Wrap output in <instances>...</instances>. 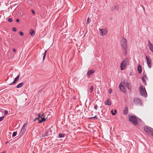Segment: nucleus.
Segmentation results:
<instances>
[{
  "label": "nucleus",
  "instance_id": "obj_37",
  "mask_svg": "<svg viewBox=\"0 0 153 153\" xmlns=\"http://www.w3.org/2000/svg\"><path fill=\"white\" fill-rule=\"evenodd\" d=\"M8 111L7 110H5L4 111V115H5L7 114L8 113Z\"/></svg>",
  "mask_w": 153,
  "mask_h": 153
},
{
  "label": "nucleus",
  "instance_id": "obj_39",
  "mask_svg": "<svg viewBox=\"0 0 153 153\" xmlns=\"http://www.w3.org/2000/svg\"><path fill=\"white\" fill-rule=\"evenodd\" d=\"M148 43H149V45H152L151 43V42H150V41L149 40L148 41Z\"/></svg>",
  "mask_w": 153,
  "mask_h": 153
},
{
  "label": "nucleus",
  "instance_id": "obj_29",
  "mask_svg": "<svg viewBox=\"0 0 153 153\" xmlns=\"http://www.w3.org/2000/svg\"><path fill=\"white\" fill-rule=\"evenodd\" d=\"M91 21V20L89 19V18H88L87 20V24H89L90 22Z\"/></svg>",
  "mask_w": 153,
  "mask_h": 153
},
{
  "label": "nucleus",
  "instance_id": "obj_46",
  "mask_svg": "<svg viewBox=\"0 0 153 153\" xmlns=\"http://www.w3.org/2000/svg\"><path fill=\"white\" fill-rule=\"evenodd\" d=\"M7 143H8V142H6L5 143V144H7Z\"/></svg>",
  "mask_w": 153,
  "mask_h": 153
},
{
  "label": "nucleus",
  "instance_id": "obj_33",
  "mask_svg": "<svg viewBox=\"0 0 153 153\" xmlns=\"http://www.w3.org/2000/svg\"><path fill=\"white\" fill-rule=\"evenodd\" d=\"M4 116L0 117V121H2L4 119Z\"/></svg>",
  "mask_w": 153,
  "mask_h": 153
},
{
  "label": "nucleus",
  "instance_id": "obj_13",
  "mask_svg": "<svg viewBox=\"0 0 153 153\" xmlns=\"http://www.w3.org/2000/svg\"><path fill=\"white\" fill-rule=\"evenodd\" d=\"M128 112V108L127 107H126L123 111V114L124 115H126Z\"/></svg>",
  "mask_w": 153,
  "mask_h": 153
},
{
  "label": "nucleus",
  "instance_id": "obj_10",
  "mask_svg": "<svg viewBox=\"0 0 153 153\" xmlns=\"http://www.w3.org/2000/svg\"><path fill=\"white\" fill-rule=\"evenodd\" d=\"M20 77V75H18L16 77L14 81L12 82L11 83L9 84V85H11L15 84L16 82H17L19 79Z\"/></svg>",
  "mask_w": 153,
  "mask_h": 153
},
{
  "label": "nucleus",
  "instance_id": "obj_38",
  "mask_svg": "<svg viewBox=\"0 0 153 153\" xmlns=\"http://www.w3.org/2000/svg\"><path fill=\"white\" fill-rule=\"evenodd\" d=\"M31 12H32V13L33 14H34V15L35 14V11H34V10H31Z\"/></svg>",
  "mask_w": 153,
  "mask_h": 153
},
{
  "label": "nucleus",
  "instance_id": "obj_18",
  "mask_svg": "<svg viewBox=\"0 0 153 153\" xmlns=\"http://www.w3.org/2000/svg\"><path fill=\"white\" fill-rule=\"evenodd\" d=\"M41 120H39V123H41L43 122H45L46 120V119L44 117H41Z\"/></svg>",
  "mask_w": 153,
  "mask_h": 153
},
{
  "label": "nucleus",
  "instance_id": "obj_48",
  "mask_svg": "<svg viewBox=\"0 0 153 153\" xmlns=\"http://www.w3.org/2000/svg\"><path fill=\"white\" fill-rule=\"evenodd\" d=\"M1 40V38H0V40Z\"/></svg>",
  "mask_w": 153,
  "mask_h": 153
},
{
  "label": "nucleus",
  "instance_id": "obj_27",
  "mask_svg": "<svg viewBox=\"0 0 153 153\" xmlns=\"http://www.w3.org/2000/svg\"><path fill=\"white\" fill-rule=\"evenodd\" d=\"M46 52H47V50L45 51V52H44V55H43V60H44L45 58V56H46Z\"/></svg>",
  "mask_w": 153,
  "mask_h": 153
},
{
  "label": "nucleus",
  "instance_id": "obj_36",
  "mask_svg": "<svg viewBox=\"0 0 153 153\" xmlns=\"http://www.w3.org/2000/svg\"><path fill=\"white\" fill-rule=\"evenodd\" d=\"M109 93L110 94H111L112 92V90L111 89H110L108 91Z\"/></svg>",
  "mask_w": 153,
  "mask_h": 153
},
{
  "label": "nucleus",
  "instance_id": "obj_19",
  "mask_svg": "<svg viewBox=\"0 0 153 153\" xmlns=\"http://www.w3.org/2000/svg\"><path fill=\"white\" fill-rule=\"evenodd\" d=\"M142 81L143 82L144 85H146L147 83H146V82L145 80V79H144L143 77H142Z\"/></svg>",
  "mask_w": 153,
  "mask_h": 153
},
{
  "label": "nucleus",
  "instance_id": "obj_22",
  "mask_svg": "<svg viewBox=\"0 0 153 153\" xmlns=\"http://www.w3.org/2000/svg\"><path fill=\"white\" fill-rule=\"evenodd\" d=\"M149 49L153 52V45H149Z\"/></svg>",
  "mask_w": 153,
  "mask_h": 153
},
{
  "label": "nucleus",
  "instance_id": "obj_14",
  "mask_svg": "<svg viewBox=\"0 0 153 153\" xmlns=\"http://www.w3.org/2000/svg\"><path fill=\"white\" fill-rule=\"evenodd\" d=\"M100 32L101 35L102 36L106 34V32L104 29H100Z\"/></svg>",
  "mask_w": 153,
  "mask_h": 153
},
{
  "label": "nucleus",
  "instance_id": "obj_25",
  "mask_svg": "<svg viewBox=\"0 0 153 153\" xmlns=\"http://www.w3.org/2000/svg\"><path fill=\"white\" fill-rule=\"evenodd\" d=\"M65 137L64 134L62 133H59V138L63 137Z\"/></svg>",
  "mask_w": 153,
  "mask_h": 153
},
{
  "label": "nucleus",
  "instance_id": "obj_42",
  "mask_svg": "<svg viewBox=\"0 0 153 153\" xmlns=\"http://www.w3.org/2000/svg\"><path fill=\"white\" fill-rule=\"evenodd\" d=\"M41 117H45V115L43 113L42 114V115H41Z\"/></svg>",
  "mask_w": 153,
  "mask_h": 153
},
{
  "label": "nucleus",
  "instance_id": "obj_3",
  "mask_svg": "<svg viewBox=\"0 0 153 153\" xmlns=\"http://www.w3.org/2000/svg\"><path fill=\"white\" fill-rule=\"evenodd\" d=\"M129 64V60L128 58L124 59L122 61L120 65V68L121 70H124L127 65Z\"/></svg>",
  "mask_w": 153,
  "mask_h": 153
},
{
  "label": "nucleus",
  "instance_id": "obj_26",
  "mask_svg": "<svg viewBox=\"0 0 153 153\" xmlns=\"http://www.w3.org/2000/svg\"><path fill=\"white\" fill-rule=\"evenodd\" d=\"M88 119L90 120L91 119H94L95 120H97V116H94V117H89V118H88Z\"/></svg>",
  "mask_w": 153,
  "mask_h": 153
},
{
  "label": "nucleus",
  "instance_id": "obj_17",
  "mask_svg": "<svg viewBox=\"0 0 153 153\" xmlns=\"http://www.w3.org/2000/svg\"><path fill=\"white\" fill-rule=\"evenodd\" d=\"M24 84L23 82H21L17 85L16 86L17 88H20L23 86Z\"/></svg>",
  "mask_w": 153,
  "mask_h": 153
},
{
  "label": "nucleus",
  "instance_id": "obj_20",
  "mask_svg": "<svg viewBox=\"0 0 153 153\" xmlns=\"http://www.w3.org/2000/svg\"><path fill=\"white\" fill-rule=\"evenodd\" d=\"M125 86L128 89H131V87L129 86V84L128 83H126L125 84Z\"/></svg>",
  "mask_w": 153,
  "mask_h": 153
},
{
  "label": "nucleus",
  "instance_id": "obj_21",
  "mask_svg": "<svg viewBox=\"0 0 153 153\" xmlns=\"http://www.w3.org/2000/svg\"><path fill=\"white\" fill-rule=\"evenodd\" d=\"M143 76H142V77H143L144 79L146 78V79H147V77L146 73L145 72H143Z\"/></svg>",
  "mask_w": 153,
  "mask_h": 153
},
{
  "label": "nucleus",
  "instance_id": "obj_7",
  "mask_svg": "<svg viewBox=\"0 0 153 153\" xmlns=\"http://www.w3.org/2000/svg\"><path fill=\"white\" fill-rule=\"evenodd\" d=\"M146 59L147 61V64L149 68H150L152 67V60L149 57L146 56Z\"/></svg>",
  "mask_w": 153,
  "mask_h": 153
},
{
  "label": "nucleus",
  "instance_id": "obj_8",
  "mask_svg": "<svg viewBox=\"0 0 153 153\" xmlns=\"http://www.w3.org/2000/svg\"><path fill=\"white\" fill-rule=\"evenodd\" d=\"M27 123H25L23 125L21 130V135L23 134L25 131V127L27 125Z\"/></svg>",
  "mask_w": 153,
  "mask_h": 153
},
{
  "label": "nucleus",
  "instance_id": "obj_24",
  "mask_svg": "<svg viewBox=\"0 0 153 153\" xmlns=\"http://www.w3.org/2000/svg\"><path fill=\"white\" fill-rule=\"evenodd\" d=\"M111 113L113 115H115L116 114V113L117 112V110H114V112H113V110H111Z\"/></svg>",
  "mask_w": 153,
  "mask_h": 153
},
{
  "label": "nucleus",
  "instance_id": "obj_31",
  "mask_svg": "<svg viewBox=\"0 0 153 153\" xmlns=\"http://www.w3.org/2000/svg\"><path fill=\"white\" fill-rule=\"evenodd\" d=\"M19 34L21 36H23L24 35V33L22 31L19 32Z\"/></svg>",
  "mask_w": 153,
  "mask_h": 153
},
{
  "label": "nucleus",
  "instance_id": "obj_6",
  "mask_svg": "<svg viewBox=\"0 0 153 153\" xmlns=\"http://www.w3.org/2000/svg\"><path fill=\"white\" fill-rule=\"evenodd\" d=\"M134 103L136 105H141L142 102L141 100L138 97H136L134 99Z\"/></svg>",
  "mask_w": 153,
  "mask_h": 153
},
{
  "label": "nucleus",
  "instance_id": "obj_4",
  "mask_svg": "<svg viewBox=\"0 0 153 153\" xmlns=\"http://www.w3.org/2000/svg\"><path fill=\"white\" fill-rule=\"evenodd\" d=\"M140 95L145 97H146L147 96V94L146 90L145 88L143 85H141L139 87Z\"/></svg>",
  "mask_w": 153,
  "mask_h": 153
},
{
  "label": "nucleus",
  "instance_id": "obj_11",
  "mask_svg": "<svg viewBox=\"0 0 153 153\" xmlns=\"http://www.w3.org/2000/svg\"><path fill=\"white\" fill-rule=\"evenodd\" d=\"M121 83H120L119 85V87L120 90L122 92L125 93V92L126 90L125 88L123 85H121Z\"/></svg>",
  "mask_w": 153,
  "mask_h": 153
},
{
  "label": "nucleus",
  "instance_id": "obj_15",
  "mask_svg": "<svg viewBox=\"0 0 153 153\" xmlns=\"http://www.w3.org/2000/svg\"><path fill=\"white\" fill-rule=\"evenodd\" d=\"M119 9V7L118 6H113L111 7V10H118Z\"/></svg>",
  "mask_w": 153,
  "mask_h": 153
},
{
  "label": "nucleus",
  "instance_id": "obj_41",
  "mask_svg": "<svg viewBox=\"0 0 153 153\" xmlns=\"http://www.w3.org/2000/svg\"><path fill=\"white\" fill-rule=\"evenodd\" d=\"M39 119L37 117V118H36L35 119H34V122H35V121H36V120H39Z\"/></svg>",
  "mask_w": 153,
  "mask_h": 153
},
{
  "label": "nucleus",
  "instance_id": "obj_2",
  "mask_svg": "<svg viewBox=\"0 0 153 153\" xmlns=\"http://www.w3.org/2000/svg\"><path fill=\"white\" fill-rule=\"evenodd\" d=\"M121 45L123 48L124 55H126L127 54V40L124 37L122 38L121 40Z\"/></svg>",
  "mask_w": 153,
  "mask_h": 153
},
{
  "label": "nucleus",
  "instance_id": "obj_9",
  "mask_svg": "<svg viewBox=\"0 0 153 153\" xmlns=\"http://www.w3.org/2000/svg\"><path fill=\"white\" fill-rule=\"evenodd\" d=\"M95 72V71L94 70H90L88 71L87 74V76L89 78L90 77V76L92 74H93Z\"/></svg>",
  "mask_w": 153,
  "mask_h": 153
},
{
  "label": "nucleus",
  "instance_id": "obj_28",
  "mask_svg": "<svg viewBox=\"0 0 153 153\" xmlns=\"http://www.w3.org/2000/svg\"><path fill=\"white\" fill-rule=\"evenodd\" d=\"M94 89V86L93 85H92L90 88V90L91 91V92H93Z\"/></svg>",
  "mask_w": 153,
  "mask_h": 153
},
{
  "label": "nucleus",
  "instance_id": "obj_40",
  "mask_svg": "<svg viewBox=\"0 0 153 153\" xmlns=\"http://www.w3.org/2000/svg\"><path fill=\"white\" fill-rule=\"evenodd\" d=\"M38 117H37L39 119L41 117V114H38Z\"/></svg>",
  "mask_w": 153,
  "mask_h": 153
},
{
  "label": "nucleus",
  "instance_id": "obj_12",
  "mask_svg": "<svg viewBox=\"0 0 153 153\" xmlns=\"http://www.w3.org/2000/svg\"><path fill=\"white\" fill-rule=\"evenodd\" d=\"M106 105H111V102L109 99H108L105 102Z\"/></svg>",
  "mask_w": 153,
  "mask_h": 153
},
{
  "label": "nucleus",
  "instance_id": "obj_35",
  "mask_svg": "<svg viewBox=\"0 0 153 153\" xmlns=\"http://www.w3.org/2000/svg\"><path fill=\"white\" fill-rule=\"evenodd\" d=\"M12 30L14 32H16V31H17L16 28V27H13L12 28Z\"/></svg>",
  "mask_w": 153,
  "mask_h": 153
},
{
  "label": "nucleus",
  "instance_id": "obj_43",
  "mask_svg": "<svg viewBox=\"0 0 153 153\" xmlns=\"http://www.w3.org/2000/svg\"><path fill=\"white\" fill-rule=\"evenodd\" d=\"M13 51L14 52H16V50L15 48H13Z\"/></svg>",
  "mask_w": 153,
  "mask_h": 153
},
{
  "label": "nucleus",
  "instance_id": "obj_32",
  "mask_svg": "<svg viewBox=\"0 0 153 153\" xmlns=\"http://www.w3.org/2000/svg\"><path fill=\"white\" fill-rule=\"evenodd\" d=\"M97 108H98V106L97 105H94V108L96 110H97Z\"/></svg>",
  "mask_w": 153,
  "mask_h": 153
},
{
  "label": "nucleus",
  "instance_id": "obj_16",
  "mask_svg": "<svg viewBox=\"0 0 153 153\" xmlns=\"http://www.w3.org/2000/svg\"><path fill=\"white\" fill-rule=\"evenodd\" d=\"M137 70L138 71L139 73H141L142 72V68L141 66L140 65H138Z\"/></svg>",
  "mask_w": 153,
  "mask_h": 153
},
{
  "label": "nucleus",
  "instance_id": "obj_34",
  "mask_svg": "<svg viewBox=\"0 0 153 153\" xmlns=\"http://www.w3.org/2000/svg\"><path fill=\"white\" fill-rule=\"evenodd\" d=\"M8 21L10 22H12L13 21V19L12 18H10L8 19Z\"/></svg>",
  "mask_w": 153,
  "mask_h": 153
},
{
  "label": "nucleus",
  "instance_id": "obj_23",
  "mask_svg": "<svg viewBox=\"0 0 153 153\" xmlns=\"http://www.w3.org/2000/svg\"><path fill=\"white\" fill-rule=\"evenodd\" d=\"M32 32H30V34L32 36H33L35 35V32L33 30H31Z\"/></svg>",
  "mask_w": 153,
  "mask_h": 153
},
{
  "label": "nucleus",
  "instance_id": "obj_30",
  "mask_svg": "<svg viewBox=\"0 0 153 153\" xmlns=\"http://www.w3.org/2000/svg\"><path fill=\"white\" fill-rule=\"evenodd\" d=\"M17 133L16 132H14L12 134V136L13 137H14L16 136L17 135Z\"/></svg>",
  "mask_w": 153,
  "mask_h": 153
},
{
  "label": "nucleus",
  "instance_id": "obj_45",
  "mask_svg": "<svg viewBox=\"0 0 153 153\" xmlns=\"http://www.w3.org/2000/svg\"><path fill=\"white\" fill-rule=\"evenodd\" d=\"M0 153H5V152L4 151H3V152H2Z\"/></svg>",
  "mask_w": 153,
  "mask_h": 153
},
{
  "label": "nucleus",
  "instance_id": "obj_44",
  "mask_svg": "<svg viewBox=\"0 0 153 153\" xmlns=\"http://www.w3.org/2000/svg\"><path fill=\"white\" fill-rule=\"evenodd\" d=\"M19 19H16V22H19Z\"/></svg>",
  "mask_w": 153,
  "mask_h": 153
},
{
  "label": "nucleus",
  "instance_id": "obj_5",
  "mask_svg": "<svg viewBox=\"0 0 153 153\" xmlns=\"http://www.w3.org/2000/svg\"><path fill=\"white\" fill-rule=\"evenodd\" d=\"M144 130L148 134H151L153 136V129L152 128L146 126H144Z\"/></svg>",
  "mask_w": 153,
  "mask_h": 153
},
{
  "label": "nucleus",
  "instance_id": "obj_1",
  "mask_svg": "<svg viewBox=\"0 0 153 153\" xmlns=\"http://www.w3.org/2000/svg\"><path fill=\"white\" fill-rule=\"evenodd\" d=\"M128 117L129 121L131 122L135 126L139 125L140 123V119L135 115H129Z\"/></svg>",
  "mask_w": 153,
  "mask_h": 153
},
{
  "label": "nucleus",
  "instance_id": "obj_47",
  "mask_svg": "<svg viewBox=\"0 0 153 153\" xmlns=\"http://www.w3.org/2000/svg\"><path fill=\"white\" fill-rule=\"evenodd\" d=\"M33 153H35L33 151Z\"/></svg>",
  "mask_w": 153,
  "mask_h": 153
}]
</instances>
